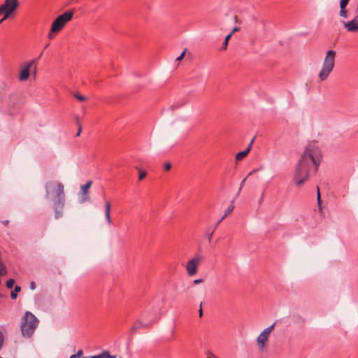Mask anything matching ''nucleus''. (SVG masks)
<instances>
[{
    "mask_svg": "<svg viewBox=\"0 0 358 358\" xmlns=\"http://www.w3.org/2000/svg\"><path fill=\"white\" fill-rule=\"evenodd\" d=\"M321 158V152L317 146L309 145L306 148L294 175V180L296 185H301L308 180L310 168L314 167L315 172L317 171Z\"/></svg>",
    "mask_w": 358,
    "mask_h": 358,
    "instance_id": "f257e3e1",
    "label": "nucleus"
},
{
    "mask_svg": "<svg viewBox=\"0 0 358 358\" xmlns=\"http://www.w3.org/2000/svg\"><path fill=\"white\" fill-rule=\"evenodd\" d=\"M45 196L46 199H49L52 195L55 194L52 200V208L55 213V219L61 218L63 215V210L65 206V194L64 187L60 182H49L45 184Z\"/></svg>",
    "mask_w": 358,
    "mask_h": 358,
    "instance_id": "f03ea898",
    "label": "nucleus"
},
{
    "mask_svg": "<svg viewBox=\"0 0 358 358\" xmlns=\"http://www.w3.org/2000/svg\"><path fill=\"white\" fill-rule=\"evenodd\" d=\"M39 324V320L31 312L26 311L21 319L20 329L22 335L25 338H30L34 334Z\"/></svg>",
    "mask_w": 358,
    "mask_h": 358,
    "instance_id": "7ed1b4c3",
    "label": "nucleus"
},
{
    "mask_svg": "<svg viewBox=\"0 0 358 358\" xmlns=\"http://www.w3.org/2000/svg\"><path fill=\"white\" fill-rule=\"evenodd\" d=\"M336 51L328 50L324 57L322 69L318 77L321 81L325 80L331 73L335 65Z\"/></svg>",
    "mask_w": 358,
    "mask_h": 358,
    "instance_id": "20e7f679",
    "label": "nucleus"
},
{
    "mask_svg": "<svg viewBox=\"0 0 358 358\" xmlns=\"http://www.w3.org/2000/svg\"><path fill=\"white\" fill-rule=\"evenodd\" d=\"M73 16V11H66L59 15L52 23V32H59L66 24L71 20Z\"/></svg>",
    "mask_w": 358,
    "mask_h": 358,
    "instance_id": "39448f33",
    "label": "nucleus"
},
{
    "mask_svg": "<svg viewBox=\"0 0 358 358\" xmlns=\"http://www.w3.org/2000/svg\"><path fill=\"white\" fill-rule=\"evenodd\" d=\"M203 257L197 255L192 258L187 264L186 269L187 274L189 276L194 275L197 272V268L199 264L202 262Z\"/></svg>",
    "mask_w": 358,
    "mask_h": 358,
    "instance_id": "423d86ee",
    "label": "nucleus"
},
{
    "mask_svg": "<svg viewBox=\"0 0 358 358\" xmlns=\"http://www.w3.org/2000/svg\"><path fill=\"white\" fill-rule=\"evenodd\" d=\"M36 60L32 59L29 62H25L21 65V70L20 72L19 80L20 81H26L30 76L31 69L35 64Z\"/></svg>",
    "mask_w": 358,
    "mask_h": 358,
    "instance_id": "0eeeda50",
    "label": "nucleus"
},
{
    "mask_svg": "<svg viewBox=\"0 0 358 358\" xmlns=\"http://www.w3.org/2000/svg\"><path fill=\"white\" fill-rule=\"evenodd\" d=\"M18 6L17 0H6L5 2L1 5V7L4 9L5 16L0 20V24L6 20L9 15L13 13Z\"/></svg>",
    "mask_w": 358,
    "mask_h": 358,
    "instance_id": "6e6552de",
    "label": "nucleus"
},
{
    "mask_svg": "<svg viewBox=\"0 0 358 358\" xmlns=\"http://www.w3.org/2000/svg\"><path fill=\"white\" fill-rule=\"evenodd\" d=\"M275 327V324H273L270 327L266 328L258 336L257 338V343L258 346L261 350H262L265 345L267 344L268 338L270 335L271 332L273 329Z\"/></svg>",
    "mask_w": 358,
    "mask_h": 358,
    "instance_id": "1a4fd4ad",
    "label": "nucleus"
},
{
    "mask_svg": "<svg viewBox=\"0 0 358 358\" xmlns=\"http://www.w3.org/2000/svg\"><path fill=\"white\" fill-rule=\"evenodd\" d=\"M92 181L89 180L86 184L81 185L80 192V203H83L90 201V188L92 186Z\"/></svg>",
    "mask_w": 358,
    "mask_h": 358,
    "instance_id": "9d476101",
    "label": "nucleus"
},
{
    "mask_svg": "<svg viewBox=\"0 0 358 358\" xmlns=\"http://www.w3.org/2000/svg\"><path fill=\"white\" fill-rule=\"evenodd\" d=\"M350 0H341L340 2V12L339 15L343 18L348 17V11L346 9V7L349 3Z\"/></svg>",
    "mask_w": 358,
    "mask_h": 358,
    "instance_id": "9b49d317",
    "label": "nucleus"
},
{
    "mask_svg": "<svg viewBox=\"0 0 358 358\" xmlns=\"http://www.w3.org/2000/svg\"><path fill=\"white\" fill-rule=\"evenodd\" d=\"M344 27L349 32H357L358 31V24L353 20L349 22H343Z\"/></svg>",
    "mask_w": 358,
    "mask_h": 358,
    "instance_id": "f8f14e48",
    "label": "nucleus"
},
{
    "mask_svg": "<svg viewBox=\"0 0 358 358\" xmlns=\"http://www.w3.org/2000/svg\"><path fill=\"white\" fill-rule=\"evenodd\" d=\"M110 208H111V205H110V201L105 200V217H106V222L109 225L112 224V223H113L112 219L110 217Z\"/></svg>",
    "mask_w": 358,
    "mask_h": 358,
    "instance_id": "ddd939ff",
    "label": "nucleus"
},
{
    "mask_svg": "<svg viewBox=\"0 0 358 358\" xmlns=\"http://www.w3.org/2000/svg\"><path fill=\"white\" fill-rule=\"evenodd\" d=\"M253 141H254L253 139L251 141L250 145L248 146V148L245 150L239 152L238 153L236 154V159L237 161L242 160L245 157H246L248 155V154L250 152V151L251 150Z\"/></svg>",
    "mask_w": 358,
    "mask_h": 358,
    "instance_id": "4468645a",
    "label": "nucleus"
},
{
    "mask_svg": "<svg viewBox=\"0 0 358 358\" xmlns=\"http://www.w3.org/2000/svg\"><path fill=\"white\" fill-rule=\"evenodd\" d=\"M234 206L233 204H231L227 209L226 210V212L224 215L221 217V219L217 222L216 226H217L228 215H229L234 210Z\"/></svg>",
    "mask_w": 358,
    "mask_h": 358,
    "instance_id": "2eb2a0df",
    "label": "nucleus"
},
{
    "mask_svg": "<svg viewBox=\"0 0 358 358\" xmlns=\"http://www.w3.org/2000/svg\"><path fill=\"white\" fill-rule=\"evenodd\" d=\"M232 36V33L229 34L224 38V41L221 47V50H224L227 49L229 39Z\"/></svg>",
    "mask_w": 358,
    "mask_h": 358,
    "instance_id": "dca6fc26",
    "label": "nucleus"
},
{
    "mask_svg": "<svg viewBox=\"0 0 358 358\" xmlns=\"http://www.w3.org/2000/svg\"><path fill=\"white\" fill-rule=\"evenodd\" d=\"M7 273V268L3 263L0 262V275H5Z\"/></svg>",
    "mask_w": 358,
    "mask_h": 358,
    "instance_id": "f3484780",
    "label": "nucleus"
},
{
    "mask_svg": "<svg viewBox=\"0 0 358 358\" xmlns=\"http://www.w3.org/2000/svg\"><path fill=\"white\" fill-rule=\"evenodd\" d=\"M137 324H138L139 326V329L141 328V327H143V328H149L150 327L153 322H149V323H143V322H141V321H137L136 322Z\"/></svg>",
    "mask_w": 358,
    "mask_h": 358,
    "instance_id": "a211bd4d",
    "label": "nucleus"
},
{
    "mask_svg": "<svg viewBox=\"0 0 358 358\" xmlns=\"http://www.w3.org/2000/svg\"><path fill=\"white\" fill-rule=\"evenodd\" d=\"M137 169L138 171V180H143L145 178L146 175H147L146 172L145 171H142L139 168H137Z\"/></svg>",
    "mask_w": 358,
    "mask_h": 358,
    "instance_id": "6ab92c4d",
    "label": "nucleus"
},
{
    "mask_svg": "<svg viewBox=\"0 0 358 358\" xmlns=\"http://www.w3.org/2000/svg\"><path fill=\"white\" fill-rule=\"evenodd\" d=\"M14 284H15V280H14V279H13V278H10V279H9V280L6 282V287H7L8 289H11V288L13 287Z\"/></svg>",
    "mask_w": 358,
    "mask_h": 358,
    "instance_id": "aec40b11",
    "label": "nucleus"
},
{
    "mask_svg": "<svg viewBox=\"0 0 358 358\" xmlns=\"http://www.w3.org/2000/svg\"><path fill=\"white\" fill-rule=\"evenodd\" d=\"M102 358H114L115 357L110 356V352L108 351H103L99 354Z\"/></svg>",
    "mask_w": 358,
    "mask_h": 358,
    "instance_id": "412c9836",
    "label": "nucleus"
},
{
    "mask_svg": "<svg viewBox=\"0 0 358 358\" xmlns=\"http://www.w3.org/2000/svg\"><path fill=\"white\" fill-rule=\"evenodd\" d=\"M74 97L76 98L80 101H84L87 99V98L80 94H75Z\"/></svg>",
    "mask_w": 358,
    "mask_h": 358,
    "instance_id": "4be33fe9",
    "label": "nucleus"
},
{
    "mask_svg": "<svg viewBox=\"0 0 358 358\" xmlns=\"http://www.w3.org/2000/svg\"><path fill=\"white\" fill-rule=\"evenodd\" d=\"M83 352L82 350H79L76 354L71 355L69 358H78L83 355Z\"/></svg>",
    "mask_w": 358,
    "mask_h": 358,
    "instance_id": "5701e85b",
    "label": "nucleus"
},
{
    "mask_svg": "<svg viewBox=\"0 0 358 358\" xmlns=\"http://www.w3.org/2000/svg\"><path fill=\"white\" fill-rule=\"evenodd\" d=\"M317 203H318L319 208H320V205H321V196H320V190H319V187H317Z\"/></svg>",
    "mask_w": 358,
    "mask_h": 358,
    "instance_id": "b1692460",
    "label": "nucleus"
},
{
    "mask_svg": "<svg viewBox=\"0 0 358 358\" xmlns=\"http://www.w3.org/2000/svg\"><path fill=\"white\" fill-rule=\"evenodd\" d=\"M138 329H139V326L137 324V322H136L134 324V325L131 327V331H133V333H135Z\"/></svg>",
    "mask_w": 358,
    "mask_h": 358,
    "instance_id": "393cba45",
    "label": "nucleus"
},
{
    "mask_svg": "<svg viewBox=\"0 0 358 358\" xmlns=\"http://www.w3.org/2000/svg\"><path fill=\"white\" fill-rule=\"evenodd\" d=\"M185 52L186 50H185L181 54L180 56H178L177 58H176V61H181L183 58H184V56L185 55Z\"/></svg>",
    "mask_w": 358,
    "mask_h": 358,
    "instance_id": "a878e982",
    "label": "nucleus"
},
{
    "mask_svg": "<svg viewBox=\"0 0 358 358\" xmlns=\"http://www.w3.org/2000/svg\"><path fill=\"white\" fill-rule=\"evenodd\" d=\"M56 33H57V32H52V28H51V29H50V32L48 33V38H49V39H52V38H54V37H55V34H56Z\"/></svg>",
    "mask_w": 358,
    "mask_h": 358,
    "instance_id": "bb28decb",
    "label": "nucleus"
},
{
    "mask_svg": "<svg viewBox=\"0 0 358 358\" xmlns=\"http://www.w3.org/2000/svg\"><path fill=\"white\" fill-rule=\"evenodd\" d=\"M3 343V336L2 332L0 331V350L2 348Z\"/></svg>",
    "mask_w": 358,
    "mask_h": 358,
    "instance_id": "cd10ccee",
    "label": "nucleus"
},
{
    "mask_svg": "<svg viewBox=\"0 0 358 358\" xmlns=\"http://www.w3.org/2000/svg\"><path fill=\"white\" fill-rule=\"evenodd\" d=\"M171 167V164L169 162H167L164 164V170L165 171H169Z\"/></svg>",
    "mask_w": 358,
    "mask_h": 358,
    "instance_id": "c85d7f7f",
    "label": "nucleus"
},
{
    "mask_svg": "<svg viewBox=\"0 0 358 358\" xmlns=\"http://www.w3.org/2000/svg\"><path fill=\"white\" fill-rule=\"evenodd\" d=\"M17 295L16 294V292H15L14 291H12L11 293H10V297L12 299H15L17 298Z\"/></svg>",
    "mask_w": 358,
    "mask_h": 358,
    "instance_id": "c756f323",
    "label": "nucleus"
},
{
    "mask_svg": "<svg viewBox=\"0 0 358 358\" xmlns=\"http://www.w3.org/2000/svg\"><path fill=\"white\" fill-rule=\"evenodd\" d=\"M213 231L210 232V233H207V236H208V241L210 242L211 241V238H212V236H213Z\"/></svg>",
    "mask_w": 358,
    "mask_h": 358,
    "instance_id": "7c9ffc66",
    "label": "nucleus"
},
{
    "mask_svg": "<svg viewBox=\"0 0 358 358\" xmlns=\"http://www.w3.org/2000/svg\"><path fill=\"white\" fill-rule=\"evenodd\" d=\"M21 291V287L18 285H15V288H14V292H20Z\"/></svg>",
    "mask_w": 358,
    "mask_h": 358,
    "instance_id": "2f4dec72",
    "label": "nucleus"
},
{
    "mask_svg": "<svg viewBox=\"0 0 358 358\" xmlns=\"http://www.w3.org/2000/svg\"><path fill=\"white\" fill-rule=\"evenodd\" d=\"M202 281H203L202 279H196V280H194V283L196 285V284L201 283Z\"/></svg>",
    "mask_w": 358,
    "mask_h": 358,
    "instance_id": "473e14b6",
    "label": "nucleus"
},
{
    "mask_svg": "<svg viewBox=\"0 0 358 358\" xmlns=\"http://www.w3.org/2000/svg\"><path fill=\"white\" fill-rule=\"evenodd\" d=\"M352 20H353L354 22H355L358 24V14H357Z\"/></svg>",
    "mask_w": 358,
    "mask_h": 358,
    "instance_id": "72a5a7b5",
    "label": "nucleus"
},
{
    "mask_svg": "<svg viewBox=\"0 0 358 358\" xmlns=\"http://www.w3.org/2000/svg\"><path fill=\"white\" fill-rule=\"evenodd\" d=\"M1 14H3L5 15V11H4V9L1 7V6H0V15Z\"/></svg>",
    "mask_w": 358,
    "mask_h": 358,
    "instance_id": "f704fd0d",
    "label": "nucleus"
},
{
    "mask_svg": "<svg viewBox=\"0 0 358 358\" xmlns=\"http://www.w3.org/2000/svg\"><path fill=\"white\" fill-rule=\"evenodd\" d=\"M203 315L202 308H201V304L200 305V309H199V317H201Z\"/></svg>",
    "mask_w": 358,
    "mask_h": 358,
    "instance_id": "c9c22d12",
    "label": "nucleus"
},
{
    "mask_svg": "<svg viewBox=\"0 0 358 358\" xmlns=\"http://www.w3.org/2000/svg\"><path fill=\"white\" fill-rule=\"evenodd\" d=\"M80 133H81V126L80 125L78 133L76 134V136H80Z\"/></svg>",
    "mask_w": 358,
    "mask_h": 358,
    "instance_id": "e433bc0d",
    "label": "nucleus"
},
{
    "mask_svg": "<svg viewBox=\"0 0 358 358\" xmlns=\"http://www.w3.org/2000/svg\"><path fill=\"white\" fill-rule=\"evenodd\" d=\"M238 30H239V28H238V27H234V29L232 30V31H231V33H232V34H233L234 32H236V31H238Z\"/></svg>",
    "mask_w": 358,
    "mask_h": 358,
    "instance_id": "4c0bfd02",
    "label": "nucleus"
},
{
    "mask_svg": "<svg viewBox=\"0 0 358 358\" xmlns=\"http://www.w3.org/2000/svg\"><path fill=\"white\" fill-rule=\"evenodd\" d=\"M91 358H102L100 355H94V356H92Z\"/></svg>",
    "mask_w": 358,
    "mask_h": 358,
    "instance_id": "58836bf2",
    "label": "nucleus"
},
{
    "mask_svg": "<svg viewBox=\"0 0 358 358\" xmlns=\"http://www.w3.org/2000/svg\"><path fill=\"white\" fill-rule=\"evenodd\" d=\"M31 288L34 289L35 288V283L34 282H31Z\"/></svg>",
    "mask_w": 358,
    "mask_h": 358,
    "instance_id": "ea45409f",
    "label": "nucleus"
},
{
    "mask_svg": "<svg viewBox=\"0 0 358 358\" xmlns=\"http://www.w3.org/2000/svg\"><path fill=\"white\" fill-rule=\"evenodd\" d=\"M245 181V179H244V180L242 181L241 185V187H242V186L243 185V184H244Z\"/></svg>",
    "mask_w": 358,
    "mask_h": 358,
    "instance_id": "a19ab883",
    "label": "nucleus"
},
{
    "mask_svg": "<svg viewBox=\"0 0 358 358\" xmlns=\"http://www.w3.org/2000/svg\"><path fill=\"white\" fill-rule=\"evenodd\" d=\"M358 11V0H357V6H356V12Z\"/></svg>",
    "mask_w": 358,
    "mask_h": 358,
    "instance_id": "79ce46f5",
    "label": "nucleus"
},
{
    "mask_svg": "<svg viewBox=\"0 0 358 358\" xmlns=\"http://www.w3.org/2000/svg\"><path fill=\"white\" fill-rule=\"evenodd\" d=\"M36 65L35 64V66H34V72L36 71Z\"/></svg>",
    "mask_w": 358,
    "mask_h": 358,
    "instance_id": "37998d69",
    "label": "nucleus"
},
{
    "mask_svg": "<svg viewBox=\"0 0 358 358\" xmlns=\"http://www.w3.org/2000/svg\"><path fill=\"white\" fill-rule=\"evenodd\" d=\"M83 358H91V357H84Z\"/></svg>",
    "mask_w": 358,
    "mask_h": 358,
    "instance_id": "c03bdc74",
    "label": "nucleus"
},
{
    "mask_svg": "<svg viewBox=\"0 0 358 358\" xmlns=\"http://www.w3.org/2000/svg\"><path fill=\"white\" fill-rule=\"evenodd\" d=\"M208 358H210V357H208Z\"/></svg>",
    "mask_w": 358,
    "mask_h": 358,
    "instance_id": "a18cd8bd",
    "label": "nucleus"
}]
</instances>
